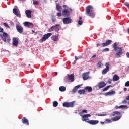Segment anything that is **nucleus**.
<instances>
[{
  "label": "nucleus",
  "instance_id": "5fc2aeb1",
  "mask_svg": "<svg viewBox=\"0 0 129 129\" xmlns=\"http://www.w3.org/2000/svg\"><path fill=\"white\" fill-rule=\"evenodd\" d=\"M95 57H96V55H94L92 57V58H95Z\"/></svg>",
  "mask_w": 129,
  "mask_h": 129
},
{
  "label": "nucleus",
  "instance_id": "cd10ccee",
  "mask_svg": "<svg viewBox=\"0 0 129 129\" xmlns=\"http://www.w3.org/2000/svg\"><path fill=\"white\" fill-rule=\"evenodd\" d=\"M115 94V91H110L108 92H107L105 93L106 96H107V95H113V94Z\"/></svg>",
  "mask_w": 129,
  "mask_h": 129
},
{
  "label": "nucleus",
  "instance_id": "c85d7f7f",
  "mask_svg": "<svg viewBox=\"0 0 129 129\" xmlns=\"http://www.w3.org/2000/svg\"><path fill=\"white\" fill-rule=\"evenodd\" d=\"M83 24V21H82V17H80L79 18V20L78 21V24L80 26H81Z\"/></svg>",
  "mask_w": 129,
  "mask_h": 129
},
{
  "label": "nucleus",
  "instance_id": "864d4df0",
  "mask_svg": "<svg viewBox=\"0 0 129 129\" xmlns=\"http://www.w3.org/2000/svg\"><path fill=\"white\" fill-rule=\"evenodd\" d=\"M126 90H127V88H124V91H126Z\"/></svg>",
  "mask_w": 129,
  "mask_h": 129
},
{
  "label": "nucleus",
  "instance_id": "4c0bfd02",
  "mask_svg": "<svg viewBox=\"0 0 129 129\" xmlns=\"http://www.w3.org/2000/svg\"><path fill=\"white\" fill-rule=\"evenodd\" d=\"M33 4L34 5H39V2H38V1H35V0H33Z\"/></svg>",
  "mask_w": 129,
  "mask_h": 129
},
{
  "label": "nucleus",
  "instance_id": "603ef678",
  "mask_svg": "<svg viewBox=\"0 0 129 129\" xmlns=\"http://www.w3.org/2000/svg\"><path fill=\"white\" fill-rule=\"evenodd\" d=\"M75 59L76 60L75 61V62H76V61H77V60H78V58L76 57V56H75Z\"/></svg>",
  "mask_w": 129,
  "mask_h": 129
},
{
  "label": "nucleus",
  "instance_id": "b1692460",
  "mask_svg": "<svg viewBox=\"0 0 129 129\" xmlns=\"http://www.w3.org/2000/svg\"><path fill=\"white\" fill-rule=\"evenodd\" d=\"M118 80H119V76L114 75L113 77V81H118Z\"/></svg>",
  "mask_w": 129,
  "mask_h": 129
},
{
  "label": "nucleus",
  "instance_id": "393cba45",
  "mask_svg": "<svg viewBox=\"0 0 129 129\" xmlns=\"http://www.w3.org/2000/svg\"><path fill=\"white\" fill-rule=\"evenodd\" d=\"M56 9L58 12H62V7L60 6V4H56Z\"/></svg>",
  "mask_w": 129,
  "mask_h": 129
},
{
  "label": "nucleus",
  "instance_id": "f8f14e48",
  "mask_svg": "<svg viewBox=\"0 0 129 129\" xmlns=\"http://www.w3.org/2000/svg\"><path fill=\"white\" fill-rule=\"evenodd\" d=\"M109 63L107 62L105 64L106 68L104 69L102 72V74H106L109 71Z\"/></svg>",
  "mask_w": 129,
  "mask_h": 129
},
{
  "label": "nucleus",
  "instance_id": "39448f33",
  "mask_svg": "<svg viewBox=\"0 0 129 129\" xmlns=\"http://www.w3.org/2000/svg\"><path fill=\"white\" fill-rule=\"evenodd\" d=\"M0 33H3L0 34V38L2 39L4 42H7V38L9 36L8 33L4 32V29L2 27H0Z\"/></svg>",
  "mask_w": 129,
  "mask_h": 129
},
{
  "label": "nucleus",
  "instance_id": "a18cd8bd",
  "mask_svg": "<svg viewBox=\"0 0 129 129\" xmlns=\"http://www.w3.org/2000/svg\"><path fill=\"white\" fill-rule=\"evenodd\" d=\"M82 113H87V110H83L82 111Z\"/></svg>",
  "mask_w": 129,
  "mask_h": 129
},
{
  "label": "nucleus",
  "instance_id": "c9c22d12",
  "mask_svg": "<svg viewBox=\"0 0 129 129\" xmlns=\"http://www.w3.org/2000/svg\"><path fill=\"white\" fill-rule=\"evenodd\" d=\"M107 114H97V116H106Z\"/></svg>",
  "mask_w": 129,
  "mask_h": 129
},
{
  "label": "nucleus",
  "instance_id": "ea45409f",
  "mask_svg": "<svg viewBox=\"0 0 129 129\" xmlns=\"http://www.w3.org/2000/svg\"><path fill=\"white\" fill-rule=\"evenodd\" d=\"M105 121L108 122V123H110V122H111V120L110 119H106Z\"/></svg>",
  "mask_w": 129,
  "mask_h": 129
},
{
  "label": "nucleus",
  "instance_id": "0eeeda50",
  "mask_svg": "<svg viewBox=\"0 0 129 129\" xmlns=\"http://www.w3.org/2000/svg\"><path fill=\"white\" fill-rule=\"evenodd\" d=\"M13 13L17 17H21V12H20V10L19 9V7H18V6H15L14 7L13 9Z\"/></svg>",
  "mask_w": 129,
  "mask_h": 129
},
{
  "label": "nucleus",
  "instance_id": "a19ab883",
  "mask_svg": "<svg viewBox=\"0 0 129 129\" xmlns=\"http://www.w3.org/2000/svg\"><path fill=\"white\" fill-rule=\"evenodd\" d=\"M109 51V48H105L103 50V52H108Z\"/></svg>",
  "mask_w": 129,
  "mask_h": 129
},
{
  "label": "nucleus",
  "instance_id": "72a5a7b5",
  "mask_svg": "<svg viewBox=\"0 0 129 129\" xmlns=\"http://www.w3.org/2000/svg\"><path fill=\"white\" fill-rule=\"evenodd\" d=\"M97 67H98L99 68H101L102 66V62H101V61H99L97 64Z\"/></svg>",
  "mask_w": 129,
  "mask_h": 129
},
{
  "label": "nucleus",
  "instance_id": "6e6d98bb",
  "mask_svg": "<svg viewBox=\"0 0 129 129\" xmlns=\"http://www.w3.org/2000/svg\"><path fill=\"white\" fill-rule=\"evenodd\" d=\"M100 123L101 124H104V123L103 122H100Z\"/></svg>",
  "mask_w": 129,
  "mask_h": 129
},
{
  "label": "nucleus",
  "instance_id": "de8ad7c7",
  "mask_svg": "<svg viewBox=\"0 0 129 129\" xmlns=\"http://www.w3.org/2000/svg\"><path fill=\"white\" fill-rule=\"evenodd\" d=\"M111 81H112V80L109 79V80L108 81V83H109V84H111Z\"/></svg>",
  "mask_w": 129,
  "mask_h": 129
},
{
  "label": "nucleus",
  "instance_id": "ddd939ff",
  "mask_svg": "<svg viewBox=\"0 0 129 129\" xmlns=\"http://www.w3.org/2000/svg\"><path fill=\"white\" fill-rule=\"evenodd\" d=\"M16 28L18 33H20V34H22V33L24 32L23 27H22V26H21L20 25L16 24Z\"/></svg>",
  "mask_w": 129,
  "mask_h": 129
},
{
  "label": "nucleus",
  "instance_id": "2eb2a0df",
  "mask_svg": "<svg viewBox=\"0 0 129 129\" xmlns=\"http://www.w3.org/2000/svg\"><path fill=\"white\" fill-rule=\"evenodd\" d=\"M87 122L88 123H89V124H91V125H96V124H98V123H99V121L91 120L87 121Z\"/></svg>",
  "mask_w": 129,
  "mask_h": 129
},
{
  "label": "nucleus",
  "instance_id": "a878e982",
  "mask_svg": "<svg viewBox=\"0 0 129 129\" xmlns=\"http://www.w3.org/2000/svg\"><path fill=\"white\" fill-rule=\"evenodd\" d=\"M58 39H59V37L56 35H53L51 37V39L52 41H54V42H57V41H58Z\"/></svg>",
  "mask_w": 129,
  "mask_h": 129
},
{
  "label": "nucleus",
  "instance_id": "c03bdc74",
  "mask_svg": "<svg viewBox=\"0 0 129 129\" xmlns=\"http://www.w3.org/2000/svg\"><path fill=\"white\" fill-rule=\"evenodd\" d=\"M122 103H123V104H126V103H127V101H126V100H124L122 102Z\"/></svg>",
  "mask_w": 129,
  "mask_h": 129
},
{
  "label": "nucleus",
  "instance_id": "a211bd4d",
  "mask_svg": "<svg viewBox=\"0 0 129 129\" xmlns=\"http://www.w3.org/2000/svg\"><path fill=\"white\" fill-rule=\"evenodd\" d=\"M67 79H68V80H70L71 82H73V81H74V75L68 74Z\"/></svg>",
  "mask_w": 129,
  "mask_h": 129
},
{
  "label": "nucleus",
  "instance_id": "7c9ffc66",
  "mask_svg": "<svg viewBox=\"0 0 129 129\" xmlns=\"http://www.w3.org/2000/svg\"><path fill=\"white\" fill-rule=\"evenodd\" d=\"M85 89L88 90L89 92H91V91H92V88H91V87H86Z\"/></svg>",
  "mask_w": 129,
  "mask_h": 129
},
{
  "label": "nucleus",
  "instance_id": "5701e85b",
  "mask_svg": "<svg viewBox=\"0 0 129 129\" xmlns=\"http://www.w3.org/2000/svg\"><path fill=\"white\" fill-rule=\"evenodd\" d=\"M26 15L27 17H31L32 11L30 10H26L25 11Z\"/></svg>",
  "mask_w": 129,
  "mask_h": 129
},
{
  "label": "nucleus",
  "instance_id": "9d476101",
  "mask_svg": "<svg viewBox=\"0 0 129 129\" xmlns=\"http://www.w3.org/2000/svg\"><path fill=\"white\" fill-rule=\"evenodd\" d=\"M12 45L13 47H18V45H19V41H20V39L18 37H13L12 38Z\"/></svg>",
  "mask_w": 129,
  "mask_h": 129
},
{
  "label": "nucleus",
  "instance_id": "49530a36",
  "mask_svg": "<svg viewBox=\"0 0 129 129\" xmlns=\"http://www.w3.org/2000/svg\"><path fill=\"white\" fill-rule=\"evenodd\" d=\"M125 86H127V87H128V86H129V81H127V82H126L125 83Z\"/></svg>",
  "mask_w": 129,
  "mask_h": 129
},
{
  "label": "nucleus",
  "instance_id": "4d7b16f0",
  "mask_svg": "<svg viewBox=\"0 0 129 129\" xmlns=\"http://www.w3.org/2000/svg\"><path fill=\"white\" fill-rule=\"evenodd\" d=\"M32 33H35V31L34 30H32Z\"/></svg>",
  "mask_w": 129,
  "mask_h": 129
},
{
  "label": "nucleus",
  "instance_id": "aec40b11",
  "mask_svg": "<svg viewBox=\"0 0 129 129\" xmlns=\"http://www.w3.org/2000/svg\"><path fill=\"white\" fill-rule=\"evenodd\" d=\"M24 26L27 28H31L33 27V23L29 22H25L24 23Z\"/></svg>",
  "mask_w": 129,
  "mask_h": 129
},
{
  "label": "nucleus",
  "instance_id": "13d9d810",
  "mask_svg": "<svg viewBox=\"0 0 129 129\" xmlns=\"http://www.w3.org/2000/svg\"><path fill=\"white\" fill-rule=\"evenodd\" d=\"M58 74V73L55 72V75H57Z\"/></svg>",
  "mask_w": 129,
  "mask_h": 129
},
{
  "label": "nucleus",
  "instance_id": "9b49d317",
  "mask_svg": "<svg viewBox=\"0 0 129 129\" xmlns=\"http://www.w3.org/2000/svg\"><path fill=\"white\" fill-rule=\"evenodd\" d=\"M62 21L64 25H68V24L72 23V19H71L70 17H67L63 18L62 19Z\"/></svg>",
  "mask_w": 129,
  "mask_h": 129
},
{
  "label": "nucleus",
  "instance_id": "dca6fc26",
  "mask_svg": "<svg viewBox=\"0 0 129 129\" xmlns=\"http://www.w3.org/2000/svg\"><path fill=\"white\" fill-rule=\"evenodd\" d=\"M97 86L100 89V88H103L106 86V83L104 81L100 82L97 85Z\"/></svg>",
  "mask_w": 129,
  "mask_h": 129
},
{
  "label": "nucleus",
  "instance_id": "6e6552de",
  "mask_svg": "<svg viewBox=\"0 0 129 129\" xmlns=\"http://www.w3.org/2000/svg\"><path fill=\"white\" fill-rule=\"evenodd\" d=\"M51 35L52 33H51L45 34L44 35H43L42 39L39 40L40 43H43V42H45V41H46V40H48V39H49V38H50V36Z\"/></svg>",
  "mask_w": 129,
  "mask_h": 129
},
{
  "label": "nucleus",
  "instance_id": "f03ea898",
  "mask_svg": "<svg viewBox=\"0 0 129 129\" xmlns=\"http://www.w3.org/2000/svg\"><path fill=\"white\" fill-rule=\"evenodd\" d=\"M113 48H114V51L117 52L116 53L117 58H120L121 55L123 54V52H122V48L117 47V44L116 42L113 44Z\"/></svg>",
  "mask_w": 129,
  "mask_h": 129
},
{
  "label": "nucleus",
  "instance_id": "58836bf2",
  "mask_svg": "<svg viewBox=\"0 0 129 129\" xmlns=\"http://www.w3.org/2000/svg\"><path fill=\"white\" fill-rule=\"evenodd\" d=\"M51 21H52V23H55V22H56V18L52 17Z\"/></svg>",
  "mask_w": 129,
  "mask_h": 129
},
{
  "label": "nucleus",
  "instance_id": "473e14b6",
  "mask_svg": "<svg viewBox=\"0 0 129 129\" xmlns=\"http://www.w3.org/2000/svg\"><path fill=\"white\" fill-rule=\"evenodd\" d=\"M111 87V85L107 86V87L103 89L102 91H107V90H108V89L110 88Z\"/></svg>",
  "mask_w": 129,
  "mask_h": 129
},
{
  "label": "nucleus",
  "instance_id": "4be33fe9",
  "mask_svg": "<svg viewBox=\"0 0 129 129\" xmlns=\"http://www.w3.org/2000/svg\"><path fill=\"white\" fill-rule=\"evenodd\" d=\"M81 86V85H78L75 86L73 89V91H72L73 93V94L75 93V92H76L77 91V89H78V88H80Z\"/></svg>",
  "mask_w": 129,
  "mask_h": 129
},
{
  "label": "nucleus",
  "instance_id": "bb28decb",
  "mask_svg": "<svg viewBox=\"0 0 129 129\" xmlns=\"http://www.w3.org/2000/svg\"><path fill=\"white\" fill-rule=\"evenodd\" d=\"M126 107H127V106L126 105H121L120 106H116L115 107V108H116V109H118L119 108H122V109H123L124 108H126Z\"/></svg>",
  "mask_w": 129,
  "mask_h": 129
},
{
  "label": "nucleus",
  "instance_id": "8fccbe9b",
  "mask_svg": "<svg viewBox=\"0 0 129 129\" xmlns=\"http://www.w3.org/2000/svg\"><path fill=\"white\" fill-rule=\"evenodd\" d=\"M126 56L127 58H129V52L126 53Z\"/></svg>",
  "mask_w": 129,
  "mask_h": 129
},
{
  "label": "nucleus",
  "instance_id": "1a4fd4ad",
  "mask_svg": "<svg viewBox=\"0 0 129 129\" xmlns=\"http://www.w3.org/2000/svg\"><path fill=\"white\" fill-rule=\"evenodd\" d=\"M75 104V101H73L71 102H66L63 103V107H73Z\"/></svg>",
  "mask_w": 129,
  "mask_h": 129
},
{
  "label": "nucleus",
  "instance_id": "7ed1b4c3",
  "mask_svg": "<svg viewBox=\"0 0 129 129\" xmlns=\"http://www.w3.org/2000/svg\"><path fill=\"white\" fill-rule=\"evenodd\" d=\"M86 14L89 17H95V13L92 6L89 5L86 8Z\"/></svg>",
  "mask_w": 129,
  "mask_h": 129
},
{
  "label": "nucleus",
  "instance_id": "6ab92c4d",
  "mask_svg": "<svg viewBox=\"0 0 129 129\" xmlns=\"http://www.w3.org/2000/svg\"><path fill=\"white\" fill-rule=\"evenodd\" d=\"M83 80H87L89 78V72L84 73L82 75Z\"/></svg>",
  "mask_w": 129,
  "mask_h": 129
},
{
  "label": "nucleus",
  "instance_id": "e433bc0d",
  "mask_svg": "<svg viewBox=\"0 0 129 129\" xmlns=\"http://www.w3.org/2000/svg\"><path fill=\"white\" fill-rule=\"evenodd\" d=\"M3 25L5 27H6V28H10V26H9L8 24H7V23H3Z\"/></svg>",
  "mask_w": 129,
  "mask_h": 129
},
{
  "label": "nucleus",
  "instance_id": "052dcab7",
  "mask_svg": "<svg viewBox=\"0 0 129 129\" xmlns=\"http://www.w3.org/2000/svg\"><path fill=\"white\" fill-rule=\"evenodd\" d=\"M19 1H21V0H19Z\"/></svg>",
  "mask_w": 129,
  "mask_h": 129
},
{
  "label": "nucleus",
  "instance_id": "3c124183",
  "mask_svg": "<svg viewBox=\"0 0 129 129\" xmlns=\"http://www.w3.org/2000/svg\"><path fill=\"white\" fill-rule=\"evenodd\" d=\"M100 46H101V44H100V43H98V44H97V47H100Z\"/></svg>",
  "mask_w": 129,
  "mask_h": 129
},
{
  "label": "nucleus",
  "instance_id": "412c9836",
  "mask_svg": "<svg viewBox=\"0 0 129 129\" xmlns=\"http://www.w3.org/2000/svg\"><path fill=\"white\" fill-rule=\"evenodd\" d=\"M22 122L23 124H26V125H29V120H27V118L23 117L22 119Z\"/></svg>",
  "mask_w": 129,
  "mask_h": 129
},
{
  "label": "nucleus",
  "instance_id": "20e7f679",
  "mask_svg": "<svg viewBox=\"0 0 129 129\" xmlns=\"http://www.w3.org/2000/svg\"><path fill=\"white\" fill-rule=\"evenodd\" d=\"M112 116H116L111 119L113 121H117L121 118V113L118 111H114L112 113Z\"/></svg>",
  "mask_w": 129,
  "mask_h": 129
},
{
  "label": "nucleus",
  "instance_id": "f257e3e1",
  "mask_svg": "<svg viewBox=\"0 0 129 129\" xmlns=\"http://www.w3.org/2000/svg\"><path fill=\"white\" fill-rule=\"evenodd\" d=\"M67 6L63 5V10L62 11V15L63 17H69L73 12V9L71 8L67 7Z\"/></svg>",
  "mask_w": 129,
  "mask_h": 129
},
{
  "label": "nucleus",
  "instance_id": "4468645a",
  "mask_svg": "<svg viewBox=\"0 0 129 129\" xmlns=\"http://www.w3.org/2000/svg\"><path fill=\"white\" fill-rule=\"evenodd\" d=\"M90 116H91V115L89 114H85L82 116V120L86 122L87 120H89L88 117H90Z\"/></svg>",
  "mask_w": 129,
  "mask_h": 129
},
{
  "label": "nucleus",
  "instance_id": "f3484780",
  "mask_svg": "<svg viewBox=\"0 0 129 129\" xmlns=\"http://www.w3.org/2000/svg\"><path fill=\"white\" fill-rule=\"evenodd\" d=\"M112 43V41L110 40H107L105 43H103L101 44L102 47H107V46H109Z\"/></svg>",
  "mask_w": 129,
  "mask_h": 129
},
{
  "label": "nucleus",
  "instance_id": "2f4dec72",
  "mask_svg": "<svg viewBox=\"0 0 129 129\" xmlns=\"http://www.w3.org/2000/svg\"><path fill=\"white\" fill-rule=\"evenodd\" d=\"M79 94H85V90H80L78 91Z\"/></svg>",
  "mask_w": 129,
  "mask_h": 129
},
{
  "label": "nucleus",
  "instance_id": "37998d69",
  "mask_svg": "<svg viewBox=\"0 0 129 129\" xmlns=\"http://www.w3.org/2000/svg\"><path fill=\"white\" fill-rule=\"evenodd\" d=\"M57 16L58 17H61L62 16V12H58L57 13Z\"/></svg>",
  "mask_w": 129,
  "mask_h": 129
},
{
  "label": "nucleus",
  "instance_id": "423d86ee",
  "mask_svg": "<svg viewBox=\"0 0 129 129\" xmlns=\"http://www.w3.org/2000/svg\"><path fill=\"white\" fill-rule=\"evenodd\" d=\"M61 27L60 24H56L55 25L52 26L50 28L48 29V32H53L54 30L55 32H59L61 30Z\"/></svg>",
  "mask_w": 129,
  "mask_h": 129
},
{
  "label": "nucleus",
  "instance_id": "79ce46f5",
  "mask_svg": "<svg viewBox=\"0 0 129 129\" xmlns=\"http://www.w3.org/2000/svg\"><path fill=\"white\" fill-rule=\"evenodd\" d=\"M124 5L126 6V7H127V8H128V9H129V3L128 2H125Z\"/></svg>",
  "mask_w": 129,
  "mask_h": 129
},
{
  "label": "nucleus",
  "instance_id": "bf43d9fd",
  "mask_svg": "<svg viewBox=\"0 0 129 129\" xmlns=\"http://www.w3.org/2000/svg\"><path fill=\"white\" fill-rule=\"evenodd\" d=\"M8 42H10V39H8Z\"/></svg>",
  "mask_w": 129,
  "mask_h": 129
},
{
  "label": "nucleus",
  "instance_id": "f704fd0d",
  "mask_svg": "<svg viewBox=\"0 0 129 129\" xmlns=\"http://www.w3.org/2000/svg\"><path fill=\"white\" fill-rule=\"evenodd\" d=\"M53 106L54 107H57L58 106V102L56 101H54L53 102Z\"/></svg>",
  "mask_w": 129,
  "mask_h": 129
},
{
  "label": "nucleus",
  "instance_id": "09e8293b",
  "mask_svg": "<svg viewBox=\"0 0 129 129\" xmlns=\"http://www.w3.org/2000/svg\"><path fill=\"white\" fill-rule=\"evenodd\" d=\"M126 100H128V104H129V95L126 97Z\"/></svg>",
  "mask_w": 129,
  "mask_h": 129
},
{
  "label": "nucleus",
  "instance_id": "c756f323",
  "mask_svg": "<svg viewBox=\"0 0 129 129\" xmlns=\"http://www.w3.org/2000/svg\"><path fill=\"white\" fill-rule=\"evenodd\" d=\"M59 91H61V92H64L66 90V87L64 86H60L59 88Z\"/></svg>",
  "mask_w": 129,
  "mask_h": 129
}]
</instances>
